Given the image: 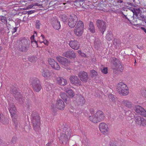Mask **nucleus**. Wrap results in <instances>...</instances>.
Returning a JSON list of instances; mask_svg holds the SVG:
<instances>
[{"mask_svg": "<svg viewBox=\"0 0 146 146\" xmlns=\"http://www.w3.org/2000/svg\"><path fill=\"white\" fill-rule=\"evenodd\" d=\"M63 129V133H61L58 137L60 142L63 144L67 143L69 138L71 136L72 130L66 124H63L62 126Z\"/></svg>", "mask_w": 146, "mask_h": 146, "instance_id": "1", "label": "nucleus"}, {"mask_svg": "<svg viewBox=\"0 0 146 146\" xmlns=\"http://www.w3.org/2000/svg\"><path fill=\"white\" fill-rule=\"evenodd\" d=\"M31 121L33 123V129L35 131H38L40 128V119L38 113L33 111L31 114Z\"/></svg>", "mask_w": 146, "mask_h": 146, "instance_id": "2", "label": "nucleus"}, {"mask_svg": "<svg viewBox=\"0 0 146 146\" xmlns=\"http://www.w3.org/2000/svg\"><path fill=\"white\" fill-rule=\"evenodd\" d=\"M105 117L103 112L100 110H98L94 115L90 116L89 118L93 122L97 123L103 120Z\"/></svg>", "mask_w": 146, "mask_h": 146, "instance_id": "3", "label": "nucleus"}, {"mask_svg": "<svg viewBox=\"0 0 146 146\" xmlns=\"http://www.w3.org/2000/svg\"><path fill=\"white\" fill-rule=\"evenodd\" d=\"M29 46L30 41L29 40L25 38H21L20 40L19 50L22 52H26L28 50Z\"/></svg>", "mask_w": 146, "mask_h": 146, "instance_id": "4", "label": "nucleus"}, {"mask_svg": "<svg viewBox=\"0 0 146 146\" xmlns=\"http://www.w3.org/2000/svg\"><path fill=\"white\" fill-rule=\"evenodd\" d=\"M117 90L120 94L125 96L129 93L128 88L127 85L123 82H120L117 86Z\"/></svg>", "mask_w": 146, "mask_h": 146, "instance_id": "5", "label": "nucleus"}, {"mask_svg": "<svg viewBox=\"0 0 146 146\" xmlns=\"http://www.w3.org/2000/svg\"><path fill=\"white\" fill-rule=\"evenodd\" d=\"M84 28L83 22L82 21L79 20L74 30V33L77 36H81L83 32Z\"/></svg>", "mask_w": 146, "mask_h": 146, "instance_id": "6", "label": "nucleus"}, {"mask_svg": "<svg viewBox=\"0 0 146 146\" xmlns=\"http://www.w3.org/2000/svg\"><path fill=\"white\" fill-rule=\"evenodd\" d=\"M78 19L76 16L72 14L70 16L68 19V25L71 28L74 27L78 22Z\"/></svg>", "mask_w": 146, "mask_h": 146, "instance_id": "7", "label": "nucleus"}, {"mask_svg": "<svg viewBox=\"0 0 146 146\" xmlns=\"http://www.w3.org/2000/svg\"><path fill=\"white\" fill-rule=\"evenodd\" d=\"M96 25L100 31L103 35L106 27V22L102 20L98 19L96 21Z\"/></svg>", "mask_w": 146, "mask_h": 146, "instance_id": "8", "label": "nucleus"}, {"mask_svg": "<svg viewBox=\"0 0 146 146\" xmlns=\"http://www.w3.org/2000/svg\"><path fill=\"white\" fill-rule=\"evenodd\" d=\"M69 79L71 83L77 86L82 85L81 81L77 76L74 75L71 76Z\"/></svg>", "mask_w": 146, "mask_h": 146, "instance_id": "9", "label": "nucleus"}, {"mask_svg": "<svg viewBox=\"0 0 146 146\" xmlns=\"http://www.w3.org/2000/svg\"><path fill=\"white\" fill-rule=\"evenodd\" d=\"M8 107L11 117L18 115L17 110L14 103H10Z\"/></svg>", "mask_w": 146, "mask_h": 146, "instance_id": "10", "label": "nucleus"}, {"mask_svg": "<svg viewBox=\"0 0 146 146\" xmlns=\"http://www.w3.org/2000/svg\"><path fill=\"white\" fill-rule=\"evenodd\" d=\"M99 128L101 132L104 135H106L109 130L108 125L104 123L100 124Z\"/></svg>", "mask_w": 146, "mask_h": 146, "instance_id": "11", "label": "nucleus"}, {"mask_svg": "<svg viewBox=\"0 0 146 146\" xmlns=\"http://www.w3.org/2000/svg\"><path fill=\"white\" fill-rule=\"evenodd\" d=\"M80 80L83 83H86L88 79L87 73L84 71H80L78 74Z\"/></svg>", "mask_w": 146, "mask_h": 146, "instance_id": "12", "label": "nucleus"}, {"mask_svg": "<svg viewBox=\"0 0 146 146\" xmlns=\"http://www.w3.org/2000/svg\"><path fill=\"white\" fill-rule=\"evenodd\" d=\"M10 92L14 97H18L21 94L20 90L16 87L14 86H11L10 89Z\"/></svg>", "mask_w": 146, "mask_h": 146, "instance_id": "13", "label": "nucleus"}, {"mask_svg": "<svg viewBox=\"0 0 146 146\" xmlns=\"http://www.w3.org/2000/svg\"><path fill=\"white\" fill-rule=\"evenodd\" d=\"M62 56L71 59L74 58L76 56L75 53L73 50H68L66 51L63 53Z\"/></svg>", "mask_w": 146, "mask_h": 146, "instance_id": "14", "label": "nucleus"}, {"mask_svg": "<svg viewBox=\"0 0 146 146\" xmlns=\"http://www.w3.org/2000/svg\"><path fill=\"white\" fill-rule=\"evenodd\" d=\"M11 117L15 128L17 129L18 127H20L21 126V123H20V118L18 117V115Z\"/></svg>", "mask_w": 146, "mask_h": 146, "instance_id": "15", "label": "nucleus"}, {"mask_svg": "<svg viewBox=\"0 0 146 146\" xmlns=\"http://www.w3.org/2000/svg\"><path fill=\"white\" fill-rule=\"evenodd\" d=\"M69 45L72 49L77 50L79 48L80 44L79 42L76 40H72L70 42Z\"/></svg>", "mask_w": 146, "mask_h": 146, "instance_id": "16", "label": "nucleus"}, {"mask_svg": "<svg viewBox=\"0 0 146 146\" xmlns=\"http://www.w3.org/2000/svg\"><path fill=\"white\" fill-rule=\"evenodd\" d=\"M60 96L66 104H70L71 101L70 98L67 94L64 92H61L60 94Z\"/></svg>", "mask_w": 146, "mask_h": 146, "instance_id": "17", "label": "nucleus"}, {"mask_svg": "<svg viewBox=\"0 0 146 146\" xmlns=\"http://www.w3.org/2000/svg\"><path fill=\"white\" fill-rule=\"evenodd\" d=\"M56 106L57 108L60 110H63L65 107L64 102L60 99L56 100Z\"/></svg>", "mask_w": 146, "mask_h": 146, "instance_id": "18", "label": "nucleus"}, {"mask_svg": "<svg viewBox=\"0 0 146 146\" xmlns=\"http://www.w3.org/2000/svg\"><path fill=\"white\" fill-rule=\"evenodd\" d=\"M0 122L4 125H7L9 123V120L7 118L3 115L0 114Z\"/></svg>", "mask_w": 146, "mask_h": 146, "instance_id": "19", "label": "nucleus"}, {"mask_svg": "<svg viewBox=\"0 0 146 146\" xmlns=\"http://www.w3.org/2000/svg\"><path fill=\"white\" fill-rule=\"evenodd\" d=\"M56 59L61 64H66L70 63V62L68 60L67 58L60 56L56 57Z\"/></svg>", "mask_w": 146, "mask_h": 146, "instance_id": "20", "label": "nucleus"}, {"mask_svg": "<svg viewBox=\"0 0 146 146\" xmlns=\"http://www.w3.org/2000/svg\"><path fill=\"white\" fill-rule=\"evenodd\" d=\"M30 82L33 87L41 84L39 79L35 78H31Z\"/></svg>", "mask_w": 146, "mask_h": 146, "instance_id": "21", "label": "nucleus"}, {"mask_svg": "<svg viewBox=\"0 0 146 146\" xmlns=\"http://www.w3.org/2000/svg\"><path fill=\"white\" fill-rule=\"evenodd\" d=\"M56 80L58 84L60 85L64 86L67 84L66 80L62 77L57 78Z\"/></svg>", "mask_w": 146, "mask_h": 146, "instance_id": "22", "label": "nucleus"}, {"mask_svg": "<svg viewBox=\"0 0 146 146\" xmlns=\"http://www.w3.org/2000/svg\"><path fill=\"white\" fill-rule=\"evenodd\" d=\"M44 86L45 87L46 90L47 91H50L52 90V87H53V84L48 81L46 80L44 81Z\"/></svg>", "mask_w": 146, "mask_h": 146, "instance_id": "23", "label": "nucleus"}, {"mask_svg": "<svg viewBox=\"0 0 146 146\" xmlns=\"http://www.w3.org/2000/svg\"><path fill=\"white\" fill-rule=\"evenodd\" d=\"M64 91L68 94L71 98H73L75 96V93L72 89L68 88H66L64 89Z\"/></svg>", "mask_w": 146, "mask_h": 146, "instance_id": "24", "label": "nucleus"}, {"mask_svg": "<svg viewBox=\"0 0 146 146\" xmlns=\"http://www.w3.org/2000/svg\"><path fill=\"white\" fill-rule=\"evenodd\" d=\"M52 26L53 28L56 30H58L60 27V22L58 20L54 21L53 22Z\"/></svg>", "mask_w": 146, "mask_h": 146, "instance_id": "25", "label": "nucleus"}, {"mask_svg": "<svg viewBox=\"0 0 146 146\" xmlns=\"http://www.w3.org/2000/svg\"><path fill=\"white\" fill-rule=\"evenodd\" d=\"M85 103V100L82 96H79V99L78 100L77 103L79 105L82 106Z\"/></svg>", "mask_w": 146, "mask_h": 146, "instance_id": "26", "label": "nucleus"}, {"mask_svg": "<svg viewBox=\"0 0 146 146\" xmlns=\"http://www.w3.org/2000/svg\"><path fill=\"white\" fill-rule=\"evenodd\" d=\"M18 97H15V98L17 100L18 102L20 104H23L24 103V100L23 96L21 94Z\"/></svg>", "mask_w": 146, "mask_h": 146, "instance_id": "27", "label": "nucleus"}, {"mask_svg": "<svg viewBox=\"0 0 146 146\" xmlns=\"http://www.w3.org/2000/svg\"><path fill=\"white\" fill-rule=\"evenodd\" d=\"M42 73L43 76L45 78L49 77L50 76L49 71L47 70L42 69Z\"/></svg>", "mask_w": 146, "mask_h": 146, "instance_id": "28", "label": "nucleus"}, {"mask_svg": "<svg viewBox=\"0 0 146 146\" xmlns=\"http://www.w3.org/2000/svg\"><path fill=\"white\" fill-rule=\"evenodd\" d=\"M122 103L124 105L128 108H131L132 107L133 104L132 103L128 100H124L123 101Z\"/></svg>", "mask_w": 146, "mask_h": 146, "instance_id": "29", "label": "nucleus"}, {"mask_svg": "<svg viewBox=\"0 0 146 146\" xmlns=\"http://www.w3.org/2000/svg\"><path fill=\"white\" fill-rule=\"evenodd\" d=\"M40 38V42L41 43L43 42L45 45H48L49 42L45 39V37L42 34L41 35Z\"/></svg>", "mask_w": 146, "mask_h": 146, "instance_id": "30", "label": "nucleus"}, {"mask_svg": "<svg viewBox=\"0 0 146 146\" xmlns=\"http://www.w3.org/2000/svg\"><path fill=\"white\" fill-rule=\"evenodd\" d=\"M115 66L114 69L118 71L122 72L123 70V67L122 64H114Z\"/></svg>", "mask_w": 146, "mask_h": 146, "instance_id": "31", "label": "nucleus"}, {"mask_svg": "<svg viewBox=\"0 0 146 146\" xmlns=\"http://www.w3.org/2000/svg\"><path fill=\"white\" fill-rule=\"evenodd\" d=\"M110 61L112 64H118L120 63L119 60L115 57H112L110 58Z\"/></svg>", "mask_w": 146, "mask_h": 146, "instance_id": "32", "label": "nucleus"}, {"mask_svg": "<svg viewBox=\"0 0 146 146\" xmlns=\"http://www.w3.org/2000/svg\"><path fill=\"white\" fill-rule=\"evenodd\" d=\"M89 30L91 33H92L95 32V27L93 23L92 22H90L89 24Z\"/></svg>", "mask_w": 146, "mask_h": 146, "instance_id": "33", "label": "nucleus"}, {"mask_svg": "<svg viewBox=\"0 0 146 146\" xmlns=\"http://www.w3.org/2000/svg\"><path fill=\"white\" fill-rule=\"evenodd\" d=\"M83 1L82 0H77L74 2V5L76 6L79 7L82 5Z\"/></svg>", "mask_w": 146, "mask_h": 146, "instance_id": "34", "label": "nucleus"}, {"mask_svg": "<svg viewBox=\"0 0 146 146\" xmlns=\"http://www.w3.org/2000/svg\"><path fill=\"white\" fill-rule=\"evenodd\" d=\"M142 117H141L140 116H136L135 118V120L136 124H137L138 125H140L141 122L142 121Z\"/></svg>", "mask_w": 146, "mask_h": 146, "instance_id": "35", "label": "nucleus"}, {"mask_svg": "<svg viewBox=\"0 0 146 146\" xmlns=\"http://www.w3.org/2000/svg\"><path fill=\"white\" fill-rule=\"evenodd\" d=\"M33 90L36 92H39L42 88L41 84L33 87Z\"/></svg>", "mask_w": 146, "mask_h": 146, "instance_id": "36", "label": "nucleus"}, {"mask_svg": "<svg viewBox=\"0 0 146 146\" xmlns=\"http://www.w3.org/2000/svg\"><path fill=\"white\" fill-rule=\"evenodd\" d=\"M131 10L133 13V16L131 17L132 18L133 17L134 14L137 15L139 13L140 10L139 9H135L134 7H133Z\"/></svg>", "mask_w": 146, "mask_h": 146, "instance_id": "37", "label": "nucleus"}, {"mask_svg": "<svg viewBox=\"0 0 146 146\" xmlns=\"http://www.w3.org/2000/svg\"><path fill=\"white\" fill-rule=\"evenodd\" d=\"M135 111L138 113L139 114L142 110H143V108L139 106H137L135 107Z\"/></svg>", "mask_w": 146, "mask_h": 146, "instance_id": "38", "label": "nucleus"}, {"mask_svg": "<svg viewBox=\"0 0 146 146\" xmlns=\"http://www.w3.org/2000/svg\"><path fill=\"white\" fill-rule=\"evenodd\" d=\"M101 42L100 40H99L97 41H95L94 44V46L95 48L97 49H98L99 47L100 46Z\"/></svg>", "mask_w": 146, "mask_h": 146, "instance_id": "39", "label": "nucleus"}, {"mask_svg": "<svg viewBox=\"0 0 146 146\" xmlns=\"http://www.w3.org/2000/svg\"><path fill=\"white\" fill-rule=\"evenodd\" d=\"M98 75V72L95 70H92L90 71V76L91 78L96 76Z\"/></svg>", "mask_w": 146, "mask_h": 146, "instance_id": "40", "label": "nucleus"}, {"mask_svg": "<svg viewBox=\"0 0 146 146\" xmlns=\"http://www.w3.org/2000/svg\"><path fill=\"white\" fill-rule=\"evenodd\" d=\"M113 37V35L112 33H109L107 34L106 38L107 40L110 41L112 39Z\"/></svg>", "mask_w": 146, "mask_h": 146, "instance_id": "41", "label": "nucleus"}, {"mask_svg": "<svg viewBox=\"0 0 146 146\" xmlns=\"http://www.w3.org/2000/svg\"><path fill=\"white\" fill-rule=\"evenodd\" d=\"M82 143L83 145H84L86 146H89V141L86 138V139H84V140L82 141Z\"/></svg>", "mask_w": 146, "mask_h": 146, "instance_id": "42", "label": "nucleus"}, {"mask_svg": "<svg viewBox=\"0 0 146 146\" xmlns=\"http://www.w3.org/2000/svg\"><path fill=\"white\" fill-rule=\"evenodd\" d=\"M52 68L56 70H59L60 69L59 64H50Z\"/></svg>", "mask_w": 146, "mask_h": 146, "instance_id": "43", "label": "nucleus"}, {"mask_svg": "<svg viewBox=\"0 0 146 146\" xmlns=\"http://www.w3.org/2000/svg\"><path fill=\"white\" fill-rule=\"evenodd\" d=\"M36 28L37 29H39L41 25V24L40 21L39 20H37L36 21L35 23Z\"/></svg>", "mask_w": 146, "mask_h": 146, "instance_id": "44", "label": "nucleus"}, {"mask_svg": "<svg viewBox=\"0 0 146 146\" xmlns=\"http://www.w3.org/2000/svg\"><path fill=\"white\" fill-rule=\"evenodd\" d=\"M25 104V106L27 108L29 109L31 107V103L30 101L27 100Z\"/></svg>", "mask_w": 146, "mask_h": 146, "instance_id": "45", "label": "nucleus"}, {"mask_svg": "<svg viewBox=\"0 0 146 146\" xmlns=\"http://www.w3.org/2000/svg\"><path fill=\"white\" fill-rule=\"evenodd\" d=\"M108 97L110 99H111L113 102H115V99L114 96L113 94H111L109 95Z\"/></svg>", "mask_w": 146, "mask_h": 146, "instance_id": "46", "label": "nucleus"}, {"mask_svg": "<svg viewBox=\"0 0 146 146\" xmlns=\"http://www.w3.org/2000/svg\"><path fill=\"white\" fill-rule=\"evenodd\" d=\"M141 121L140 126H146V120L145 119H144L143 117H142Z\"/></svg>", "mask_w": 146, "mask_h": 146, "instance_id": "47", "label": "nucleus"}, {"mask_svg": "<svg viewBox=\"0 0 146 146\" xmlns=\"http://www.w3.org/2000/svg\"><path fill=\"white\" fill-rule=\"evenodd\" d=\"M0 19L3 23L7 22V18L5 17L2 16H0Z\"/></svg>", "mask_w": 146, "mask_h": 146, "instance_id": "48", "label": "nucleus"}, {"mask_svg": "<svg viewBox=\"0 0 146 146\" xmlns=\"http://www.w3.org/2000/svg\"><path fill=\"white\" fill-rule=\"evenodd\" d=\"M52 111L53 112L55 113L56 112L57 110L56 109V106L55 107L54 104H52L51 106Z\"/></svg>", "mask_w": 146, "mask_h": 146, "instance_id": "49", "label": "nucleus"}, {"mask_svg": "<svg viewBox=\"0 0 146 146\" xmlns=\"http://www.w3.org/2000/svg\"><path fill=\"white\" fill-rule=\"evenodd\" d=\"M139 114L145 117H146V111L144 108L143 109V110H142V111Z\"/></svg>", "mask_w": 146, "mask_h": 146, "instance_id": "50", "label": "nucleus"}, {"mask_svg": "<svg viewBox=\"0 0 146 146\" xmlns=\"http://www.w3.org/2000/svg\"><path fill=\"white\" fill-rule=\"evenodd\" d=\"M48 62L49 64H53L56 62L54 60L51 58H48Z\"/></svg>", "mask_w": 146, "mask_h": 146, "instance_id": "51", "label": "nucleus"}, {"mask_svg": "<svg viewBox=\"0 0 146 146\" xmlns=\"http://www.w3.org/2000/svg\"><path fill=\"white\" fill-rule=\"evenodd\" d=\"M141 94L143 96L146 97V89H143L141 91Z\"/></svg>", "mask_w": 146, "mask_h": 146, "instance_id": "52", "label": "nucleus"}, {"mask_svg": "<svg viewBox=\"0 0 146 146\" xmlns=\"http://www.w3.org/2000/svg\"><path fill=\"white\" fill-rule=\"evenodd\" d=\"M31 42V45L34 48L37 47L38 46V44L36 41H33Z\"/></svg>", "mask_w": 146, "mask_h": 146, "instance_id": "53", "label": "nucleus"}, {"mask_svg": "<svg viewBox=\"0 0 146 146\" xmlns=\"http://www.w3.org/2000/svg\"><path fill=\"white\" fill-rule=\"evenodd\" d=\"M102 72L103 73L106 74L108 73V68L107 67L103 68L102 70Z\"/></svg>", "mask_w": 146, "mask_h": 146, "instance_id": "54", "label": "nucleus"}, {"mask_svg": "<svg viewBox=\"0 0 146 146\" xmlns=\"http://www.w3.org/2000/svg\"><path fill=\"white\" fill-rule=\"evenodd\" d=\"M17 138L16 136H14L13 137L11 142L13 143H15L17 140Z\"/></svg>", "mask_w": 146, "mask_h": 146, "instance_id": "55", "label": "nucleus"}, {"mask_svg": "<svg viewBox=\"0 0 146 146\" xmlns=\"http://www.w3.org/2000/svg\"><path fill=\"white\" fill-rule=\"evenodd\" d=\"M78 53L82 56L84 57H86V54L83 53H82L81 50H79L78 51Z\"/></svg>", "mask_w": 146, "mask_h": 146, "instance_id": "56", "label": "nucleus"}, {"mask_svg": "<svg viewBox=\"0 0 146 146\" xmlns=\"http://www.w3.org/2000/svg\"><path fill=\"white\" fill-rule=\"evenodd\" d=\"M62 19L63 22H65L67 19V17L65 15H63L62 17Z\"/></svg>", "mask_w": 146, "mask_h": 146, "instance_id": "57", "label": "nucleus"}, {"mask_svg": "<svg viewBox=\"0 0 146 146\" xmlns=\"http://www.w3.org/2000/svg\"><path fill=\"white\" fill-rule=\"evenodd\" d=\"M37 34H36V32H35V33L33 36H32L31 37V42H33V41H36L35 39V36Z\"/></svg>", "mask_w": 146, "mask_h": 146, "instance_id": "58", "label": "nucleus"}, {"mask_svg": "<svg viewBox=\"0 0 146 146\" xmlns=\"http://www.w3.org/2000/svg\"><path fill=\"white\" fill-rule=\"evenodd\" d=\"M129 117L131 118V119H135V118L136 117L135 116V115L133 113H131L129 114Z\"/></svg>", "mask_w": 146, "mask_h": 146, "instance_id": "59", "label": "nucleus"}, {"mask_svg": "<svg viewBox=\"0 0 146 146\" xmlns=\"http://www.w3.org/2000/svg\"><path fill=\"white\" fill-rule=\"evenodd\" d=\"M56 0H52L50 2V4H52L53 5H55L56 3L58 4L57 3Z\"/></svg>", "mask_w": 146, "mask_h": 146, "instance_id": "60", "label": "nucleus"}, {"mask_svg": "<svg viewBox=\"0 0 146 146\" xmlns=\"http://www.w3.org/2000/svg\"><path fill=\"white\" fill-rule=\"evenodd\" d=\"M90 112L91 114H93L94 113V110L92 108H90Z\"/></svg>", "mask_w": 146, "mask_h": 146, "instance_id": "61", "label": "nucleus"}, {"mask_svg": "<svg viewBox=\"0 0 146 146\" xmlns=\"http://www.w3.org/2000/svg\"><path fill=\"white\" fill-rule=\"evenodd\" d=\"M17 31V28L15 27L13 28L11 31L12 33L13 34L15 33Z\"/></svg>", "mask_w": 146, "mask_h": 146, "instance_id": "62", "label": "nucleus"}, {"mask_svg": "<svg viewBox=\"0 0 146 146\" xmlns=\"http://www.w3.org/2000/svg\"><path fill=\"white\" fill-rule=\"evenodd\" d=\"M68 64H62V67L66 69H68Z\"/></svg>", "mask_w": 146, "mask_h": 146, "instance_id": "63", "label": "nucleus"}, {"mask_svg": "<svg viewBox=\"0 0 146 146\" xmlns=\"http://www.w3.org/2000/svg\"><path fill=\"white\" fill-rule=\"evenodd\" d=\"M113 3L114 4H115V5H113L114 6H115V7L118 6L117 5H116L117 4V0H114L113 1Z\"/></svg>", "mask_w": 146, "mask_h": 146, "instance_id": "64", "label": "nucleus"}]
</instances>
